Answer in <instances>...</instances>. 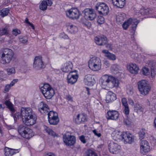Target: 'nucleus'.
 I'll return each instance as SVG.
<instances>
[{
	"label": "nucleus",
	"mask_w": 156,
	"mask_h": 156,
	"mask_svg": "<svg viewBox=\"0 0 156 156\" xmlns=\"http://www.w3.org/2000/svg\"><path fill=\"white\" fill-rule=\"evenodd\" d=\"M102 87L103 88H112L119 86L118 80L115 77L107 74L103 76L100 79Z\"/></svg>",
	"instance_id": "f257e3e1"
},
{
	"label": "nucleus",
	"mask_w": 156,
	"mask_h": 156,
	"mask_svg": "<svg viewBox=\"0 0 156 156\" xmlns=\"http://www.w3.org/2000/svg\"><path fill=\"white\" fill-rule=\"evenodd\" d=\"M14 55L13 51L11 49L5 48L0 50L1 62L2 64H8L10 62Z\"/></svg>",
	"instance_id": "f03ea898"
},
{
	"label": "nucleus",
	"mask_w": 156,
	"mask_h": 156,
	"mask_svg": "<svg viewBox=\"0 0 156 156\" xmlns=\"http://www.w3.org/2000/svg\"><path fill=\"white\" fill-rule=\"evenodd\" d=\"M138 88L140 93L143 95H146L149 93L151 87L147 81L142 80L137 83Z\"/></svg>",
	"instance_id": "7ed1b4c3"
},
{
	"label": "nucleus",
	"mask_w": 156,
	"mask_h": 156,
	"mask_svg": "<svg viewBox=\"0 0 156 156\" xmlns=\"http://www.w3.org/2000/svg\"><path fill=\"white\" fill-rule=\"evenodd\" d=\"M18 131L23 137L29 139L34 135L32 130L26 126L20 125L18 128Z\"/></svg>",
	"instance_id": "20e7f679"
},
{
	"label": "nucleus",
	"mask_w": 156,
	"mask_h": 156,
	"mask_svg": "<svg viewBox=\"0 0 156 156\" xmlns=\"http://www.w3.org/2000/svg\"><path fill=\"white\" fill-rule=\"evenodd\" d=\"M88 66L91 69L94 71H98L101 69V61L98 57H93L88 62Z\"/></svg>",
	"instance_id": "39448f33"
},
{
	"label": "nucleus",
	"mask_w": 156,
	"mask_h": 156,
	"mask_svg": "<svg viewBox=\"0 0 156 156\" xmlns=\"http://www.w3.org/2000/svg\"><path fill=\"white\" fill-rule=\"evenodd\" d=\"M139 22V21L136 19H133L131 18H130L124 23L122 27L124 30H126L130 25L132 28L131 32L134 34Z\"/></svg>",
	"instance_id": "423d86ee"
},
{
	"label": "nucleus",
	"mask_w": 156,
	"mask_h": 156,
	"mask_svg": "<svg viewBox=\"0 0 156 156\" xmlns=\"http://www.w3.org/2000/svg\"><path fill=\"white\" fill-rule=\"evenodd\" d=\"M95 8L99 14L103 16L107 15L109 12L108 6L104 2H98L96 5Z\"/></svg>",
	"instance_id": "0eeeda50"
},
{
	"label": "nucleus",
	"mask_w": 156,
	"mask_h": 156,
	"mask_svg": "<svg viewBox=\"0 0 156 156\" xmlns=\"http://www.w3.org/2000/svg\"><path fill=\"white\" fill-rule=\"evenodd\" d=\"M66 12L67 16L72 20H77L80 16V11L76 8H72Z\"/></svg>",
	"instance_id": "6e6552de"
},
{
	"label": "nucleus",
	"mask_w": 156,
	"mask_h": 156,
	"mask_svg": "<svg viewBox=\"0 0 156 156\" xmlns=\"http://www.w3.org/2000/svg\"><path fill=\"white\" fill-rule=\"evenodd\" d=\"M48 121L50 124L57 125L59 122L57 113L53 111H50L48 113Z\"/></svg>",
	"instance_id": "1a4fd4ad"
},
{
	"label": "nucleus",
	"mask_w": 156,
	"mask_h": 156,
	"mask_svg": "<svg viewBox=\"0 0 156 156\" xmlns=\"http://www.w3.org/2000/svg\"><path fill=\"white\" fill-rule=\"evenodd\" d=\"M63 140L64 143L68 146H71L74 145L76 141V137L71 135H63Z\"/></svg>",
	"instance_id": "9d476101"
},
{
	"label": "nucleus",
	"mask_w": 156,
	"mask_h": 156,
	"mask_svg": "<svg viewBox=\"0 0 156 156\" xmlns=\"http://www.w3.org/2000/svg\"><path fill=\"white\" fill-rule=\"evenodd\" d=\"M45 66L41 56H38L35 57L33 64V67L35 69L39 70L45 68Z\"/></svg>",
	"instance_id": "9b49d317"
},
{
	"label": "nucleus",
	"mask_w": 156,
	"mask_h": 156,
	"mask_svg": "<svg viewBox=\"0 0 156 156\" xmlns=\"http://www.w3.org/2000/svg\"><path fill=\"white\" fill-rule=\"evenodd\" d=\"M84 17L85 18L91 20L94 19L96 16V14L94 10L92 9H86L83 11Z\"/></svg>",
	"instance_id": "f8f14e48"
},
{
	"label": "nucleus",
	"mask_w": 156,
	"mask_h": 156,
	"mask_svg": "<svg viewBox=\"0 0 156 156\" xmlns=\"http://www.w3.org/2000/svg\"><path fill=\"white\" fill-rule=\"evenodd\" d=\"M20 114L22 120L35 115L30 108H22L21 110Z\"/></svg>",
	"instance_id": "ddd939ff"
},
{
	"label": "nucleus",
	"mask_w": 156,
	"mask_h": 156,
	"mask_svg": "<svg viewBox=\"0 0 156 156\" xmlns=\"http://www.w3.org/2000/svg\"><path fill=\"white\" fill-rule=\"evenodd\" d=\"M94 41L97 45L103 46L106 44L108 43V39L105 36L101 35L95 37Z\"/></svg>",
	"instance_id": "4468645a"
},
{
	"label": "nucleus",
	"mask_w": 156,
	"mask_h": 156,
	"mask_svg": "<svg viewBox=\"0 0 156 156\" xmlns=\"http://www.w3.org/2000/svg\"><path fill=\"white\" fill-rule=\"evenodd\" d=\"M150 146L148 142L146 140H142L140 143V151L141 154L144 155L147 154L149 151Z\"/></svg>",
	"instance_id": "2eb2a0df"
},
{
	"label": "nucleus",
	"mask_w": 156,
	"mask_h": 156,
	"mask_svg": "<svg viewBox=\"0 0 156 156\" xmlns=\"http://www.w3.org/2000/svg\"><path fill=\"white\" fill-rule=\"evenodd\" d=\"M74 74L73 72L71 71L67 76V80L68 83L71 84L75 83L77 81L78 76L76 73Z\"/></svg>",
	"instance_id": "dca6fc26"
},
{
	"label": "nucleus",
	"mask_w": 156,
	"mask_h": 156,
	"mask_svg": "<svg viewBox=\"0 0 156 156\" xmlns=\"http://www.w3.org/2000/svg\"><path fill=\"white\" fill-rule=\"evenodd\" d=\"M108 147L111 153L115 154L119 152L120 149V146L114 142H112L109 144Z\"/></svg>",
	"instance_id": "f3484780"
},
{
	"label": "nucleus",
	"mask_w": 156,
	"mask_h": 156,
	"mask_svg": "<svg viewBox=\"0 0 156 156\" xmlns=\"http://www.w3.org/2000/svg\"><path fill=\"white\" fill-rule=\"evenodd\" d=\"M38 108V111L42 114L48 113L50 111L48 105L43 101L39 103Z\"/></svg>",
	"instance_id": "a211bd4d"
},
{
	"label": "nucleus",
	"mask_w": 156,
	"mask_h": 156,
	"mask_svg": "<svg viewBox=\"0 0 156 156\" xmlns=\"http://www.w3.org/2000/svg\"><path fill=\"white\" fill-rule=\"evenodd\" d=\"M106 117L108 119L116 120L119 117L118 112L115 110H109L107 112Z\"/></svg>",
	"instance_id": "6ab92c4d"
},
{
	"label": "nucleus",
	"mask_w": 156,
	"mask_h": 156,
	"mask_svg": "<svg viewBox=\"0 0 156 156\" xmlns=\"http://www.w3.org/2000/svg\"><path fill=\"white\" fill-rule=\"evenodd\" d=\"M37 119L36 116L35 115H34L31 117H29L23 120L24 123L27 126H31L35 123Z\"/></svg>",
	"instance_id": "aec40b11"
},
{
	"label": "nucleus",
	"mask_w": 156,
	"mask_h": 156,
	"mask_svg": "<svg viewBox=\"0 0 156 156\" xmlns=\"http://www.w3.org/2000/svg\"><path fill=\"white\" fill-rule=\"evenodd\" d=\"M123 135L125 143H129L131 144L134 141L135 137L131 134L129 132H126Z\"/></svg>",
	"instance_id": "412c9836"
},
{
	"label": "nucleus",
	"mask_w": 156,
	"mask_h": 156,
	"mask_svg": "<svg viewBox=\"0 0 156 156\" xmlns=\"http://www.w3.org/2000/svg\"><path fill=\"white\" fill-rule=\"evenodd\" d=\"M125 132H121L118 130L114 131L112 134V136L114 140H123L124 139L123 135Z\"/></svg>",
	"instance_id": "4be33fe9"
},
{
	"label": "nucleus",
	"mask_w": 156,
	"mask_h": 156,
	"mask_svg": "<svg viewBox=\"0 0 156 156\" xmlns=\"http://www.w3.org/2000/svg\"><path fill=\"white\" fill-rule=\"evenodd\" d=\"M87 121V115L83 114H78L75 119V123L78 124L83 123Z\"/></svg>",
	"instance_id": "5701e85b"
},
{
	"label": "nucleus",
	"mask_w": 156,
	"mask_h": 156,
	"mask_svg": "<svg viewBox=\"0 0 156 156\" xmlns=\"http://www.w3.org/2000/svg\"><path fill=\"white\" fill-rule=\"evenodd\" d=\"M84 81L86 85L91 86H93L95 82L94 78L90 74L85 76Z\"/></svg>",
	"instance_id": "b1692460"
},
{
	"label": "nucleus",
	"mask_w": 156,
	"mask_h": 156,
	"mask_svg": "<svg viewBox=\"0 0 156 156\" xmlns=\"http://www.w3.org/2000/svg\"><path fill=\"white\" fill-rule=\"evenodd\" d=\"M128 70L133 74H136L138 73L139 70V68L135 64L130 63L127 66Z\"/></svg>",
	"instance_id": "393cba45"
},
{
	"label": "nucleus",
	"mask_w": 156,
	"mask_h": 156,
	"mask_svg": "<svg viewBox=\"0 0 156 156\" xmlns=\"http://www.w3.org/2000/svg\"><path fill=\"white\" fill-rule=\"evenodd\" d=\"M73 66L72 62L68 61L65 63L62 67V70L65 72H68L71 71Z\"/></svg>",
	"instance_id": "a878e982"
},
{
	"label": "nucleus",
	"mask_w": 156,
	"mask_h": 156,
	"mask_svg": "<svg viewBox=\"0 0 156 156\" xmlns=\"http://www.w3.org/2000/svg\"><path fill=\"white\" fill-rule=\"evenodd\" d=\"M4 151L5 156H12L14 154L19 152L20 151V149H13L5 147L4 149Z\"/></svg>",
	"instance_id": "bb28decb"
},
{
	"label": "nucleus",
	"mask_w": 156,
	"mask_h": 156,
	"mask_svg": "<svg viewBox=\"0 0 156 156\" xmlns=\"http://www.w3.org/2000/svg\"><path fill=\"white\" fill-rule=\"evenodd\" d=\"M116 99V94L111 91L108 92L106 97V100L108 102H112L115 100Z\"/></svg>",
	"instance_id": "cd10ccee"
},
{
	"label": "nucleus",
	"mask_w": 156,
	"mask_h": 156,
	"mask_svg": "<svg viewBox=\"0 0 156 156\" xmlns=\"http://www.w3.org/2000/svg\"><path fill=\"white\" fill-rule=\"evenodd\" d=\"M112 2L114 5L120 8H123L125 4V0H112Z\"/></svg>",
	"instance_id": "c85d7f7f"
},
{
	"label": "nucleus",
	"mask_w": 156,
	"mask_h": 156,
	"mask_svg": "<svg viewBox=\"0 0 156 156\" xmlns=\"http://www.w3.org/2000/svg\"><path fill=\"white\" fill-rule=\"evenodd\" d=\"M40 90L42 94L45 93V91H48L52 87L48 83H45L41 84L40 86Z\"/></svg>",
	"instance_id": "c756f323"
},
{
	"label": "nucleus",
	"mask_w": 156,
	"mask_h": 156,
	"mask_svg": "<svg viewBox=\"0 0 156 156\" xmlns=\"http://www.w3.org/2000/svg\"><path fill=\"white\" fill-rule=\"evenodd\" d=\"M43 94L45 98L47 99H51L55 94V93L53 89L52 88L50 89L48 91H45Z\"/></svg>",
	"instance_id": "7c9ffc66"
},
{
	"label": "nucleus",
	"mask_w": 156,
	"mask_h": 156,
	"mask_svg": "<svg viewBox=\"0 0 156 156\" xmlns=\"http://www.w3.org/2000/svg\"><path fill=\"white\" fill-rule=\"evenodd\" d=\"M67 29L69 32L71 34H75L78 31V28L77 27L72 24L68 25Z\"/></svg>",
	"instance_id": "2f4dec72"
},
{
	"label": "nucleus",
	"mask_w": 156,
	"mask_h": 156,
	"mask_svg": "<svg viewBox=\"0 0 156 156\" xmlns=\"http://www.w3.org/2000/svg\"><path fill=\"white\" fill-rule=\"evenodd\" d=\"M126 15L125 13H121L117 16L116 20L117 21L121 23L126 19Z\"/></svg>",
	"instance_id": "473e14b6"
},
{
	"label": "nucleus",
	"mask_w": 156,
	"mask_h": 156,
	"mask_svg": "<svg viewBox=\"0 0 156 156\" xmlns=\"http://www.w3.org/2000/svg\"><path fill=\"white\" fill-rule=\"evenodd\" d=\"M4 104L6 105L7 108H9L10 111L12 112H14L15 110L13 107V105L11 102L9 100L6 101Z\"/></svg>",
	"instance_id": "72a5a7b5"
},
{
	"label": "nucleus",
	"mask_w": 156,
	"mask_h": 156,
	"mask_svg": "<svg viewBox=\"0 0 156 156\" xmlns=\"http://www.w3.org/2000/svg\"><path fill=\"white\" fill-rule=\"evenodd\" d=\"M44 128L45 131L48 133V134L54 137H55L56 136V133L48 127L46 126H44Z\"/></svg>",
	"instance_id": "f704fd0d"
},
{
	"label": "nucleus",
	"mask_w": 156,
	"mask_h": 156,
	"mask_svg": "<svg viewBox=\"0 0 156 156\" xmlns=\"http://www.w3.org/2000/svg\"><path fill=\"white\" fill-rule=\"evenodd\" d=\"M126 91L127 94L129 95H132L133 93V86L128 85L126 86Z\"/></svg>",
	"instance_id": "c9c22d12"
},
{
	"label": "nucleus",
	"mask_w": 156,
	"mask_h": 156,
	"mask_svg": "<svg viewBox=\"0 0 156 156\" xmlns=\"http://www.w3.org/2000/svg\"><path fill=\"white\" fill-rule=\"evenodd\" d=\"M9 12V10L8 8H5L0 10V16L4 17L8 14Z\"/></svg>",
	"instance_id": "e433bc0d"
},
{
	"label": "nucleus",
	"mask_w": 156,
	"mask_h": 156,
	"mask_svg": "<svg viewBox=\"0 0 156 156\" xmlns=\"http://www.w3.org/2000/svg\"><path fill=\"white\" fill-rule=\"evenodd\" d=\"M47 8V2L46 1H43L40 5V9L42 10H46Z\"/></svg>",
	"instance_id": "4c0bfd02"
},
{
	"label": "nucleus",
	"mask_w": 156,
	"mask_h": 156,
	"mask_svg": "<svg viewBox=\"0 0 156 156\" xmlns=\"http://www.w3.org/2000/svg\"><path fill=\"white\" fill-rule=\"evenodd\" d=\"M133 119V117L131 119L127 117V118L124 119L123 121L124 124L127 126H130L132 122Z\"/></svg>",
	"instance_id": "58836bf2"
},
{
	"label": "nucleus",
	"mask_w": 156,
	"mask_h": 156,
	"mask_svg": "<svg viewBox=\"0 0 156 156\" xmlns=\"http://www.w3.org/2000/svg\"><path fill=\"white\" fill-rule=\"evenodd\" d=\"M150 9L147 8V9H142L140 11V13L142 15H147L151 13Z\"/></svg>",
	"instance_id": "ea45409f"
},
{
	"label": "nucleus",
	"mask_w": 156,
	"mask_h": 156,
	"mask_svg": "<svg viewBox=\"0 0 156 156\" xmlns=\"http://www.w3.org/2000/svg\"><path fill=\"white\" fill-rule=\"evenodd\" d=\"M19 41L20 43H26L28 41V38L26 36H20L19 37Z\"/></svg>",
	"instance_id": "a19ab883"
},
{
	"label": "nucleus",
	"mask_w": 156,
	"mask_h": 156,
	"mask_svg": "<svg viewBox=\"0 0 156 156\" xmlns=\"http://www.w3.org/2000/svg\"><path fill=\"white\" fill-rule=\"evenodd\" d=\"M146 130L145 129H142L139 132V136L140 138L141 139H144L145 136Z\"/></svg>",
	"instance_id": "79ce46f5"
},
{
	"label": "nucleus",
	"mask_w": 156,
	"mask_h": 156,
	"mask_svg": "<svg viewBox=\"0 0 156 156\" xmlns=\"http://www.w3.org/2000/svg\"><path fill=\"white\" fill-rule=\"evenodd\" d=\"M134 110L136 111L137 112L138 111L143 112V108L142 106L139 104L136 103L134 105Z\"/></svg>",
	"instance_id": "37998d69"
},
{
	"label": "nucleus",
	"mask_w": 156,
	"mask_h": 156,
	"mask_svg": "<svg viewBox=\"0 0 156 156\" xmlns=\"http://www.w3.org/2000/svg\"><path fill=\"white\" fill-rule=\"evenodd\" d=\"M13 113L14 112H11V116L13 117L14 119V121L16 122L17 120L19 119L21 115H20V114L19 112H17L15 114H13Z\"/></svg>",
	"instance_id": "c03bdc74"
},
{
	"label": "nucleus",
	"mask_w": 156,
	"mask_h": 156,
	"mask_svg": "<svg viewBox=\"0 0 156 156\" xmlns=\"http://www.w3.org/2000/svg\"><path fill=\"white\" fill-rule=\"evenodd\" d=\"M7 73L8 75H10L15 73L16 72L15 69L14 67L9 68L6 69Z\"/></svg>",
	"instance_id": "a18cd8bd"
},
{
	"label": "nucleus",
	"mask_w": 156,
	"mask_h": 156,
	"mask_svg": "<svg viewBox=\"0 0 156 156\" xmlns=\"http://www.w3.org/2000/svg\"><path fill=\"white\" fill-rule=\"evenodd\" d=\"M86 156H97V155L92 150H88L86 152Z\"/></svg>",
	"instance_id": "49530a36"
},
{
	"label": "nucleus",
	"mask_w": 156,
	"mask_h": 156,
	"mask_svg": "<svg viewBox=\"0 0 156 156\" xmlns=\"http://www.w3.org/2000/svg\"><path fill=\"white\" fill-rule=\"evenodd\" d=\"M141 73L144 75H148L150 73L149 70L147 67H144L142 69Z\"/></svg>",
	"instance_id": "de8ad7c7"
},
{
	"label": "nucleus",
	"mask_w": 156,
	"mask_h": 156,
	"mask_svg": "<svg viewBox=\"0 0 156 156\" xmlns=\"http://www.w3.org/2000/svg\"><path fill=\"white\" fill-rule=\"evenodd\" d=\"M106 57L108 59L112 60H114L116 59V57L115 55L110 53L107 54Z\"/></svg>",
	"instance_id": "09e8293b"
},
{
	"label": "nucleus",
	"mask_w": 156,
	"mask_h": 156,
	"mask_svg": "<svg viewBox=\"0 0 156 156\" xmlns=\"http://www.w3.org/2000/svg\"><path fill=\"white\" fill-rule=\"evenodd\" d=\"M12 33L13 35L16 36L21 33V31L20 30L18 29H15L12 30Z\"/></svg>",
	"instance_id": "8fccbe9b"
},
{
	"label": "nucleus",
	"mask_w": 156,
	"mask_h": 156,
	"mask_svg": "<svg viewBox=\"0 0 156 156\" xmlns=\"http://www.w3.org/2000/svg\"><path fill=\"white\" fill-rule=\"evenodd\" d=\"M104 18L101 16H98L97 19V22L100 24L103 23L104 22Z\"/></svg>",
	"instance_id": "3c124183"
},
{
	"label": "nucleus",
	"mask_w": 156,
	"mask_h": 156,
	"mask_svg": "<svg viewBox=\"0 0 156 156\" xmlns=\"http://www.w3.org/2000/svg\"><path fill=\"white\" fill-rule=\"evenodd\" d=\"M1 31L2 36L4 35H6L9 34V31L6 27L2 28Z\"/></svg>",
	"instance_id": "603ef678"
},
{
	"label": "nucleus",
	"mask_w": 156,
	"mask_h": 156,
	"mask_svg": "<svg viewBox=\"0 0 156 156\" xmlns=\"http://www.w3.org/2000/svg\"><path fill=\"white\" fill-rule=\"evenodd\" d=\"M148 66L150 67L151 70L152 69H155L156 67V63L153 61H151L149 62L148 64Z\"/></svg>",
	"instance_id": "864d4df0"
},
{
	"label": "nucleus",
	"mask_w": 156,
	"mask_h": 156,
	"mask_svg": "<svg viewBox=\"0 0 156 156\" xmlns=\"http://www.w3.org/2000/svg\"><path fill=\"white\" fill-rule=\"evenodd\" d=\"M79 139L80 141L83 144L86 143L85 136L83 135H82L79 137Z\"/></svg>",
	"instance_id": "5fc2aeb1"
},
{
	"label": "nucleus",
	"mask_w": 156,
	"mask_h": 156,
	"mask_svg": "<svg viewBox=\"0 0 156 156\" xmlns=\"http://www.w3.org/2000/svg\"><path fill=\"white\" fill-rule=\"evenodd\" d=\"M121 101L122 105L124 106L128 105L126 99L125 98H123L122 99Z\"/></svg>",
	"instance_id": "6e6d98bb"
},
{
	"label": "nucleus",
	"mask_w": 156,
	"mask_h": 156,
	"mask_svg": "<svg viewBox=\"0 0 156 156\" xmlns=\"http://www.w3.org/2000/svg\"><path fill=\"white\" fill-rule=\"evenodd\" d=\"M25 22L30 26L33 30L34 29V27L33 25L29 21L28 19L27 18H26L25 20Z\"/></svg>",
	"instance_id": "4d7b16f0"
},
{
	"label": "nucleus",
	"mask_w": 156,
	"mask_h": 156,
	"mask_svg": "<svg viewBox=\"0 0 156 156\" xmlns=\"http://www.w3.org/2000/svg\"><path fill=\"white\" fill-rule=\"evenodd\" d=\"M111 68L112 70L117 71L119 69V66L117 65L114 64L112 66Z\"/></svg>",
	"instance_id": "13d9d810"
},
{
	"label": "nucleus",
	"mask_w": 156,
	"mask_h": 156,
	"mask_svg": "<svg viewBox=\"0 0 156 156\" xmlns=\"http://www.w3.org/2000/svg\"><path fill=\"white\" fill-rule=\"evenodd\" d=\"M155 69H151V76L152 78H154L156 75V71Z\"/></svg>",
	"instance_id": "bf43d9fd"
},
{
	"label": "nucleus",
	"mask_w": 156,
	"mask_h": 156,
	"mask_svg": "<svg viewBox=\"0 0 156 156\" xmlns=\"http://www.w3.org/2000/svg\"><path fill=\"white\" fill-rule=\"evenodd\" d=\"M12 86L9 84H7L5 87L4 88V90L5 92H8L11 88Z\"/></svg>",
	"instance_id": "052dcab7"
},
{
	"label": "nucleus",
	"mask_w": 156,
	"mask_h": 156,
	"mask_svg": "<svg viewBox=\"0 0 156 156\" xmlns=\"http://www.w3.org/2000/svg\"><path fill=\"white\" fill-rule=\"evenodd\" d=\"M151 110L153 113L156 114V103L154 105L152 106L151 108Z\"/></svg>",
	"instance_id": "680f3d73"
},
{
	"label": "nucleus",
	"mask_w": 156,
	"mask_h": 156,
	"mask_svg": "<svg viewBox=\"0 0 156 156\" xmlns=\"http://www.w3.org/2000/svg\"><path fill=\"white\" fill-rule=\"evenodd\" d=\"M125 107V113L126 115H128L129 113V108L128 105L126 106H124Z\"/></svg>",
	"instance_id": "e2e57ef3"
},
{
	"label": "nucleus",
	"mask_w": 156,
	"mask_h": 156,
	"mask_svg": "<svg viewBox=\"0 0 156 156\" xmlns=\"http://www.w3.org/2000/svg\"><path fill=\"white\" fill-rule=\"evenodd\" d=\"M43 156H55L54 154L52 153H45L44 154Z\"/></svg>",
	"instance_id": "0e129e2a"
},
{
	"label": "nucleus",
	"mask_w": 156,
	"mask_h": 156,
	"mask_svg": "<svg viewBox=\"0 0 156 156\" xmlns=\"http://www.w3.org/2000/svg\"><path fill=\"white\" fill-rule=\"evenodd\" d=\"M18 81V79H14L12 80V81L9 84L12 87L14 85L17 83Z\"/></svg>",
	"instance_id": "69168bd1"
},
{
	"label": "nucleus",
	"mask_w": 156,
	"mask_h": 156,
	"mask_svg": "<svg viewBox=\"0 0 156 156\" xmlns=\"http://www.w3.org/2000/svg\"><path fill=\"white\" fill-rule=\"evenodd\" d=\"M93 132L94 135L98 137H100L101 136V134L100 133H97L96 129L93 130Z\"/></svg>",
	"instance_id": "338daca9"
},
{
	"label": "nucleus",
	"mask_w": 156,
	"mask_h": 156,
	"mask_svg": "<svg viewBox=\"0 0 156 156\" xmlns=\"http://www.w3.org/2000/svg\"><path fill=\"white\" fill-rule=\"evenodd\" d=\"M66 99L69 101H73L72 97L69 95H67L66 96Z\"/></svg>",
	"instance_id": "774afa93"
}]
</instances>
